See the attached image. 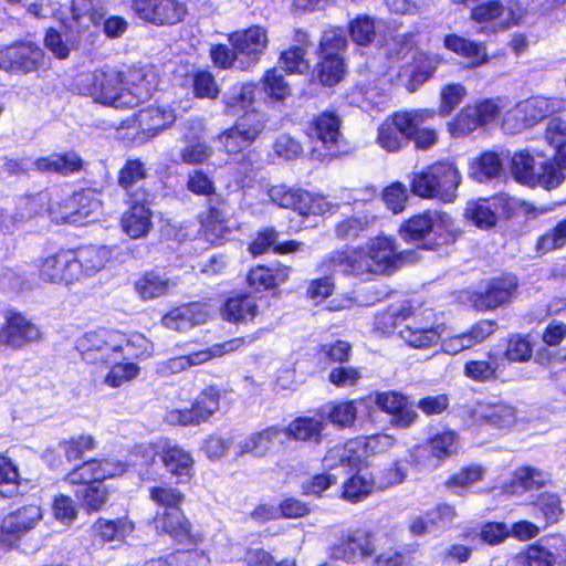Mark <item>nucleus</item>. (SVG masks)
<instances>
[{
    "label": "nucleus",
    "instance_id": "obj_16",
    "mask_svg": "<svg viewBox=\"0 0 566 566\" xmlns=\"http://www.w3.org/2000/svg\"><path fill=\"white\" fill-rule=\"evenodd\" d=\"M176 120L175 111L168 105L151 104L140 108L129 128L134 129L133 139L143 144L163 130L169 128Z\"/></svg>",
    "mask_w": 566,
    "mask_h": 566
},
{
    "label": "nucleus",
    "instance_id": "obj_40",
    "mask_svg": "<svg viewBox=\"0 0 566 566\" xmlns=\"http://www.w3.org/2000/svg\"><path fill=\"white\" fill-rule=\"evenodd\" d=\"M376 491V479L368 472L358 471L343 483L340 497L358 503Z\"/></svg>",
    "mask_w": 566,
    "mask_h": 566
},
{
    "label": "nucleus",
    "instance_id": "obj_55",
    "mask_svg": "<svg viewBox=\"0 0 566 566\" xmlns=\"http://www.w3.org/2000/svg\"><path fill=\"white\" fill-rule=\"evenodd\" d=\"M201 224L206 239L211 243H218L229 232L226 214L218 208H210Z\"/></svg>",
    "mask_w": 566,
    "mask_h": 566
},
{
    "label": "nucleus",
    "instance_id": "obj_12",
    "mask_svg": "<svg viewBox=\"0 0 566 566\" xmlns=\"http://www.w3.org/2000/svg\"><path fill=\"white\" fill-rule=\"evenodd\" d=\"M43 518L40 505L28 504L6 515L0 523V548L12 549L28 532Z\"/></svg>",
    "mask_w": 566,
    "mask_h": 566
},
{
    "label": "nucleus",
    "instance_id": "obj_49",
    "mask_svg": "<svg viewBox=\"0 0 566 566\" xmlns=\"http://www.w3.org/2000/svg\"><path fill=\"white\" fill-rule=\"evenodd\" d=\"M296 36L297 41H300L302 44L282 52L280 56V64L286 72L291 74H303L310 70V63L305 59L307 50L305 44L306 34L297 31Z\"/></svg>",
    "mask_w": 566,
    "mask_h": 566
},
{
    "label": "nucleus",
    "instance_id": "obj_43",
    "mask_svg": "<svg viewBox=\"0 0 566 566\" xmlns=\"http://www.w3.org/2000/svg\"><path fill=\"white\" fill-rule=\"evenodd\" d=\"M72 485H81L75 491V496L87 511L96 512L103 507L108 499V490L102 481L69 482Z\"/></svg>",
    "mask_w": 566,
    "mask_h": 566
},
{
    "label": "nucleus",
    "instance_id": "obj_17",
    "mask_svg": "<svg viewBox=\"0 0 566 566\" xmlns=\"http://www.w3.org/2000/svg\"><path fill=\"white\" fill-rule=\"evenodd\" d=\"M228 40L237 55L241 56L240 69L255 65L269 44L268 31L261 25L235 31L229 34Z\"/></svg>",
    "mask_w": 566,
    "mask_h": 566
},
{
    "label": "nucleus",
    "instance_id": "obj_39",
    "mask_svg": "<svg viewBox=\"0 0 566 566\" xmlns=\"http://www.w3.org/2000/svg\"><path fill=\"white\" fill-rule=\"evenodd\" d=\"M134 527V523L127 517L116 520L99 517L93 523L91 534L101 543L123 542Z\"/></svg>",
    "mask_w": 566,
    "mask_h": 566
},
{
    "label": "nucleus",
    "instance_id": "obj_33",
    "mask_svg": "<svg viewBox=\"0 0 566 566\" xmlns=\"http://www.w3.org/2000/svg\"><path fill=\"white\" fill-rule=\"evenodd\" d=\"M443 46L452 53L468 60L470 67H479L489 62L484 43H479L461 35L450 33L443 38Z\"/></svg>",
    "mask_w": 566,
    "mask_h": 566
},
{
    "label": "nucleus",
    "instance_id": "obj_44",
    "mask_svg": "<svg viewBox=\"0 0 566 566\" xmlns=\"http://www.w3.org/2000/svg\"><path fill=\"white\" fill-rule=\"evenodd\" d=\"M161 461L172 475L187 478L191 475L193 459L188 451L179 446H166L161 451Z\"/></svg>",
    "mask_w": 566,
    "mask_h": 566
},
{
    "label": "nucleus",
    "instance_id": "obj_11",
    "mask_svg": "<svg viewBox=\"0 0 566 566\" xmlns=\"http://www.w3.org/2000/svg\"><path fill=\"white\" fill-rule=\"evenodd\" d=\"M220 398L221 390L216 386H208L195 398L190 408L168 410L165 421L170 426H199L219 410Z\"/></svg>",
    "mask_w": 566,
    "mask_h": 566
},
{
    "label": "nucleus",
    "instance_id": "obj_1",
    "mask_svg": "<svg viewBox=\"0 0 566 566\" xmlns=\"http://www.w3.org/2000/svg\"><path fill=\"white\" fill-rule=\"evenodd\" d=\"M400 255L395 239L378 235L357 249L332 252L322 261L319 270H339L356 276L390 274L398 269Z\"/></svg>",
    "mask_w": 566,
    "mask_h": 566
},
{
    "label": "nucleus",
    "instance_id": "obj_20",
    "mask_svg": "<svg viewBox=\"0 0 566 566\" xmlns=\"http://www.w3.org/2000/svg\"><path fill=\"white\" fill-rule=\"evenodd\" d=\"M133 9L144 21L157 25H174L187 14V7L178 0H133Z\"/></svg>",
    "mask_w": 566,
    "mask_h": 566
},
{
    "label": "nucleus",
    "instance_id": "obj_34",
    "mask_svg": "<svg viewBox=\"0 0 566 566\" xmlns=\"http://www.w3.org/2000/svg\"><path fill=\"white\" fill-rule=\"evenodd\" d=\"M157 88V78L153 72L134 70L128 78L124 80V95L133 98L132 103L124 104V108H132L148 99Z\"/></svg>",
    "mask_w": 566,
    "mask_h": 566
},
{
    "label": "nucleus",
    "instance_id": "obj_14",
    "mask_svg": "<svg viewBox=\"0 0 566 566\" xmlns=\"http://www.w3.org/2000/svg\"><path fill=\"white\" fill-rule=\"evenodd\" d=\"M446 334V325L437 324L436 314L426 310L406 319L399 331L401 339L411 347L427 348L436 345Z\"/></svg>",
    "mask_w": 566,
    "mask_h": 566
},
{
    "label": "nucleus",
    "instance_id": "obj_38",
    "mask_svg": "<svg viewBox=\"0 0 566 566\" xmlns=\"http://www.w3.org/2000/svg\"><path fill=\"white\" fill-rule=\"evenodd\" d=\"M256 87L252 83H237L232 85L223 96L226 111L231 115H239L244 113L243 116L249 114H258L250 111L255 101Z\"/></svg>",
    "mask_w": 566,
    "mask_h": 566
},
{
    "label": "nucleus",
    "instance_id": "obj_59",
    "mask_svg": "<svg viewBox=\"0 0 566 566\" xmlns=\"http://www.w3.org/2000/svg\"><path fill=\"white\" fill-rule=\"evenodd\" d=\"M187 138L189 139L180 150L181 161L187 165H202L208 163L213 154L212 147L201 138H190L189 136H187Z\"/></svg>",
    "mask_w": 566,
    "mask_h": 566
},
{
    "label": "nucleus",
    "instance_id": "obj_41",
    "mask_svg": "<svg viewBox=\"0 0 566 566\" xmlns=\"http://www.w3.org/2000/svg\"><path fill=\"white\" fill-rule=\"evenodd\" d=\"M291 269L285 265L275 268L255 266L250 270L248 283L258 291L276 287L287 281Z\"/></svg>",
    "mask_w": 566,
    "mask_h": 566
},
{
    "label": "nucleus",
    "instance_id": "obj_5",
    "mask_svg": "<svg viewBox=\"0 0 566 566\" xmlns=\"http://www.w3.org/2000/svg\"><path fill=\"white\" fill-rule=\"evenodd\" d=\"M434 109H411L396 112L380 123L376 144L388 153H397L408 145L416 127L436 116Z\"/></svg>",
    "mask_w": 566,
    "mask_h": 566
},
{
    "label": "nucleus",
    "instance_id": "obj_6",
    "mask_svg": "<svg viewBox=\"0 0 566 566\" xmlns=\"http://www.w3.org/2000/svg\"><path fill=\"white\" fill-rule=\"evenodd\" d=\"M511 174L514 179L530 187H542L552 190L562 185L565 175L551 159L539 153L527 150L515 153L511 159Z\"/></svg>",
    "mask_w": 566,
    "mask_h": 566
},
{
    "label": "nucleus",
    "instance_id": "obj_22",
    "mask_svg": "<svg viewBox=\"0 0 566 566\" xmlns=\"http://www.w3.org/2000/svg\"><path fill=\"white\" fill-rule=\"evenodd\" d=\"M67 208H75L72 211H59L62 205H53L50 209V217L56 223L86 224L91 217L97 214L101 210V202L95 198L92 191H80L70 197Z\"/></svg>",
    "mask_w": 566,
    "mask_h": 566
},
{
    "label": "nucleus",
    "instance_id": "obj_27",
    "mask_svg": "<svg viewBox=\"0 0 566 566\" xmlns=\"http://www.w3.org/2000/svg\"><path fill=\"white\" fill-rule=\"evenodd\" d=\"M77 283L95 276L113 256V249L107 245H84L73 250Z\"/></svg>",
    "mask_w": 566,
    "mask_h": 566
},
{
    "label": "nucleus",
    "instance_id": "obj_51",
    "mask_svg": "<svg viewBox=\"0 0 566 566\" xmlns=\"http://www.w3.org/2000/svg\"><path fill=\"white\" fill-rule=\"evenodd\" d=\"M146 176L147 170L144 163L139 159H128L119 170L118 184L132 199L140 198L144 191H134V188L144 180Z\"/></svg>",
    "mask_w": 566,
    "mask_h": 566
},
{
    "label": "nucleus",
    "instance_id": "obj_61",
    "mask_svg": "<svg viewBox=\"0 0 566 566\" xmlns=\"http://www.w3.org/2000/svg\"><path fill=\"white\" fill-rule=\"evenodd\" d=\"M484 473V468L480 465L464 468L450 476L446 482V486L454 493H461L462 491L471 488L478 481H481Z\"/></svg>",
    "mask_w": 566,
    "mask_h": 566
},
{
    "label": "nucleus",
    "instance_id": "obj_28",
    "mask_svg": "<svg viewBox=\"0 0 566 566\" xmlns=\"http://www.w3.org/2000/svg\"><path fill=\"white\" fill-rule=\"evenodd\" d=\"M149 193L143 192L140 198H134L130 207L120 218L123 232L130 239L145 238L153 228V212L147 206Z\"/></svg>",
    "mask_w": 566,
    "mask_h": 566
},
{
    "label": "nucleus",
    "instance_id": "obj_10",
    "mask_svg": "<svg viewBox=\"0 0 566 566\" xmlns=\"http://www.w3.org/2000/svg\"><path fill=\"white\" fill-rule=\"evenodd\" d=\"M44 51L34 42L17 41L0 45V70L15 75L39 71L45 64Z\"/></svg>",
    "mask_w": 566,
    "mask_h": 566
},
{
    "label": "nucleus",
    "instance_id": "obj_25",
    "mask_svg": "<svg viewBox=\"0 0 566 566\" xmlns=\"http://www.w3.org/2000/svg\"><path fill=\"white\" fill-rule=\"evenodd\" d=\"M216 307L209 303H191L168 312L161 323L166 328L184 332L205 324L214 313Z\"/></svg>",
    "mask_w": 566,
    "mask_h": 566
},
{
    "label": "nucleus",
    "instance_id": "obj_13",
    "mask_svg": "<svg viewBox=\"0 0 566 566\" xmlns=\"http://www.w3.org/2000/svg\"><path fill=\"white\" fill-rule=\"evenodd\" d=\"M265 127L261 114L242 116L235 124L216 137V142L229 155H235L250 147Z\"/></svg>",
    "mask_w": 566,
    "mask_h": 566
},
{
    "label": "nucleus",
    "instance_id": "obj_21",
    "mask_svg": "<svg viewBox=\"0 0 566 566\" xmlns=\"http://www.w3.org/2000/svg\"><path fill=\"white\" fill-rule=\"evenodd\" d=\"M119 340V332H88L78 339L77 348L85 361L98 367L114 353H120Z\"/></svg>",
    "mask_w": 566,
    "mask_h": 566
},
{
    "label": "nucleus",
    "instance_id": "obj_31",
    "mask_svg": "<svg viewBox=\"0 0 566 566\" xmlns=\"http://www.w3.org/2000/svg\"><path fill=\"white\" fill-rule=\"evenodd\" d=\"M374 552V537L364 530H356L345 541L332 547L331 562L346 560L355 563L371 556Z\"/></svg>",
    "mask_w": 566,
    "mask_h": 566
},
{
    "label": "nucleus",
    "instance_id": "obj_8",
    "mask_svg": "<svg viewBox=\"0 0 566 566\" xmlns=\"http://www.w3.org/2000/svg\"><path fill=\"white\" fill-rule=\"evenodd\" d=\"M565 101L557 97L532 96L518 102L503 119V128L510 134L533 127L545 117L562 112Z\"/></svg>",
    "mask_w": 566,
    "mask_h": 566
},
{
    "label": "nucleus",
    "instance_id": "obj_64",
    "mask_svg": "<svg viewBox=\"0 0 566 566\" xmlns=\"http://www.w3.org/2000/svg\"><path fill=\"white\" fill-rule=\"evenodd\" d=\"M428 444L432 457L442 461L457 452L458 437L453 431H443L433 436Z\"/></svg>",
    "mask_w": 566,
    "mask_h": 566
},
{
    "label": "nucleus",
    "instance_id": "obj_26",
    "mask_svg": "<svg viewBox=\"0 0 566 566\" xmlns=\"http://www.w3.org/2000/svg\"><path fill=\"white\" fill-rule=\"evenodd\" d=\"M495 331V323L492 321H481L471 327L468 332L450 335L446 327V334L439 340L441 350L448 355H458L465 349L484 342Z\"/></svg>",
    "mask_w": 566,
    "mask_h": 566
},
{
    "label": "nucleus",
    "instance_id": "obj_18",
    "mask_svg": "<svg viewBox=\"0 0 566 566\" xmlns=\"http://www.w3.org/2000/svg\"><path fill=\"white\" fill-rule=\"evenodd\" d=\"M153 523L156 531L169 535L180 545L197 546L205 538L200 531L192 527L181 509L157 511Z\"/></svg>",
    "mask_w": 566,
    "mask_h": 566
},
{
    "label": "nucleus",
    "instance_id": "obj_60",
    "mask_svg": "<svg viewBox=\"0 0 566 566\" xmlns=\"http://www.w3.org/2000/svg\"><path fill=\"white\" fill-rule=\"evenodd\" d=\"M325 417L336 427H352L357 417V401H344L326 407Z\"/></svg>",
    "mask_w": 566,
    "mask_h": 566
},
{
    "label": "nucleus",
    "instance_id": "obj_54",
    "mask_svg": "<svg viewBox=\"0 0 566 566\" xmlns=\"http://www.w3.org/2000/svg\"><path fill=\"white\" fill-rule=\"evenodd\" d=\"M441 63H443V57L438 54H418L411 78L407 84L408 88L415 91L418 85L424 83L433 75Z\"/></svg>",
    "mask_w": 566,
    "mask_h": 566
},
{
    "label": "nucleus",
    "instance_id": "obj_58",
    "mask_svg": "<svg viewBox=\"0 0 566 566\" xmlns=\"http://www.w3.org/2000/svg\"><path fill=\"white\" fill-rule=\"evenodd\" d=\"M501 160L494 153H484L473 160L470 166V176L479 182L486 181L499 175Z\"/></svg>",
    "mask_w": 566,
    "mask_h": 566
},
{
    "label": "nucleus",
    "instance_id": "obj_23",
    "mask_svg": "<svg viewBox=\"0 0 566 566\" xmlns=\"http://www.w3.org/2000/svg\"><path fill=\"white\" fill-rule=\"evenodd\" d=\"M469 426L488 424L501 430L513 428L517 421L516 409L503 402H479L469 410Z\"/></svg>",
    "mask_w": 566,
    "mask_h": 566
},
{
    "label": "nucleus",
    "instance_id": "obj_56",
    "mask_svg": "<svg viewBox=\"0 0 566 566\" xmlns=\"http://www.w3.org/2000/svg\"><path fill=\"white\" fill-rule=\"evenodd\" d=\"M322 62L318 65L317 77L325 86L337 84L344 76V62L338 54H322Z\"/></svg>",
    "mask_w": 566,
    "mask_h": 566
},
{
    "label": "nucleus",
    "instance_id": "obj_48",
    "mask_svg": "<svg viewBox=\"0 0 566 566\" xmlns=\"http://www.w3.org/2000/svg\"><path fill=\"white\" fill-rule=\"evenodd\" d=\"M176 284L165 275L149 272L142 276L136 283L135 289L143 300H153L168 293Z\"/></svg>",
    "mask_w": 566,
    "mask_h": 566
},
{
    "label": "nucleus",
    "instance_id": "obj_30",
    "mask_svg": "<svg viewBox=\"0 0 566 566\" xmlns=\"http://www.w3.org/2000/svg\"><path fill=\"white\" fill-rule=\"evenodd\" d=\"M378 408L388 413L390 423L398 429L409 428L418 418L408 399L397 391L378 392L375 397Z\"/></svg>",
    "mask_w": 566,
    "mask_h": 566
},
{
    "label": "nucleus",
    "instance_id": "obj_57",
    "mask_svg": "<svg viewBox=\"0 0 566 566\" xmlns=\"http://www.w3.org/2000/svg\"><path fill=\"white\" fill-rule=\"evenodd\" d=\"M545 473L537 469L531 467L520 468L514 473L510 492L512 494H518L524 491L538 489L545 483Z\"/></svg>",
    "mask_w": 566,
    "mask_h": 566
},
{
    "label": "nucleus",
    "instance_id": "obj_53",
    "mask_svg": "<svg viewBox=\"0 0 566 566\" xmlns=\"http://www.w3.org/2000/svg\"><path fill=\"white\" fill-rule=\"evenodd\" d=\"M514 566H560L557 557L547 548L530 545L513 558Z\"/></svg>",
    "mask_w": 566,
    "mask_h": 566
},
{
    "label": "nucleus",
    "instance_id": "obj_52",
    "mask_svg": "<svg viewBox=\"0 0 566 566\" xmlns=\"http://www.w3.org/2000/svg\"><path fill=\"white\" fill-rule=\"evenodd\" d=\"M357 443L356 448L360 458V463L371 455L382 454L396 444L394 436L388 433H377L368 437H360L354 439Z\"/></svg>",
    "mask_w": 566,
    "mask_h": 566
},
{
    "label": "nucleus",
    "instance_id": "obj_35",
    "mask_svg": "<svg viewBox=\"0 0 566 566\" xmlns=\"http://www.w3.org/2000/svg\"><path fill=\"white\" fill-rule=\"evenodd\" d=\"M517 289L514 276L493 280L488 290L475 301V305L482 310H492L511 302Z\"/></svg>",
    "mask_w": 566,
    "mask_h": 566
},
{
    "label": "nucleus",
    "instance_id": "obj_3",
    "mask_svg": "<svg viewBox=\"0 0 566 566\" xmlns=\"http://www.w3.org/2000/svg\"><path fill=\"white\" fill-rule=\"evenodd\" d=\"M551 209L545 207L536 208L530 202L501 193L492 198H480L467 203L464 216L480 229H490L495 226L499 217L509 218L516 213L526 216L544 214Z\"/></svg>",
    "mask_w": 566,
    "mask_h": 566
},
{
    "label": "nucleus",
    "instance_id": "obj_45",
    "mask_svg": "<svg viewBox=\"0 0 566 566\" xmlns=\"http://www.w3.org/2000/svg\"><path fill=\"white\" fill-rule=\"evenodd\" d=\"M354 439L344 444L331 448L323 458V467L333 470L338 467L357 468L360 465V458Z\"/></svg>",
    "mask_w": 566,
    "mask_h": 566
},
{
    "label": "nucleus",
    "instance_id": "obj_15",
    "mask_svg": "<svg viewBox=\"0 0 566 566\" xmlns=\"http://www.w3.org/2000/svg\"><path fill=\"white\" fill-rule=\"evenodd\" d=\"M35 268L39 280L45 284L63 286L77 284L73 250H60L40 256L36 260Z\"/></svg>",
    "mask_w": 566,
    "mask_h": 566
},
{
    "label": "nucleus",
    "instance_id": "obj_50",
    "mask_svg": "<svg viewBox=\"0 0 566 566\" xmlns=\"http://www.w3.org/2000/svg\"><path fill=\"white\" fill-rule=\"evenodd\" d=\"M339 205L327 200L322 195H314L306 190H301L296 211L303 216H325L337 211Z\"/></svg>",
    "mask_w": 566,
    "mask_h": 566
},
{
    "label": "nucleus",
    "instance_id": "obj_37",
    "mask_svg": "<svg viewBox=\"0 0 566 566\" xmlns=\"http://www.w3.org/2000/svg\"><path fill=\"white\" fill-rule=\"evenodd\" d=\"M284 430L277 427H269L260 432L250 434L237 446V454L253 453L263 457L275 443H281Z\"/></svg>",
    "mask_w": 566,
    "mask_h": 566
},
{
    "label": "nucleus",
    "instance_id": "obj_42",
    "mask_svg": "<svg viewBox=\"0 0 566 566\" xmlns=\"http://www.w3.org/2000/svg\"><path fill=\"white\" fill-rule=\"evenodd\" d=\"M276 240V232L273 229H264L263 231L259 232L256 238L253 240V242L249 247V251L253 255H261L265 252H268L272 247L273 251L279 254H286V253H294L297 251H301L303 248V243L290 240L284 243L275 244Z\"/></svg>",
    "mask_w": 566,
    "mask_h": 566
},
{
    "label": "nucleus",
    "instance_id": "obj_32",
    "mask_svg": "<svg viewBox=\"0 0 566 566\" xmlns=\"http://www.w3.org/2000/svg\"><path fill=\"white\" fill-rule=\"evenodd\" d=\"M103 367L106 371L102 376V384L112 389L120 388L125 384L134 381L142 371L138 364L130 361L120 353H114L97 368Z\"/></svg>",
    "mask_w": 566,
    "mask_h": 566
},
{
    "label": "nucleus",
    "instance_id": "obj_9",
    "mask_svg": "<svg viewBox=\"0 0 566 566\" xmlns=\"http://www.w3.org/2000/svg\"><path fill=\"white\" fill-rule=\"evenodd\" d=\"M526 15V8L517 0H507L505 3L486 1L471 11L472 20L481 24V31L486 33L504 31L521 23Z\"/></svg>",
    "mask_w": 566,
    "mask_h": 566
},
{
    "label": "nucleus",
    "instance_id": "obj_24",
    "mask_svg": "<svg viewBox=\"0 0 566 566\" xmlns=\"http://www.w3.org/2000/svg\"><path fill=\"white\" fill-rule=\"evenodd\" d=\"M41 338L39 327L20 313H8L0 328V344L21 349Z\"/></svg>",
    "mask_w": 566,
    "mask_h": 566
},
{
    "label": "nucleus",
    "instance_id": "obj_4",
    "mask_svg": "<svg viewBox=\"0 0 566 566\" xmlns=\"http://www.w3.org/2000/svg\"><path fill=\"white\" fill-rule=\"evenodd\" d=\"M76 90L95 103L115 108H124V104L133 101L124 95V75L109 66L83 73L76 81Z\"/></svg>",
    "mask_w": 566,
    "mask_h": 566
},
{
    "label": "nucleus",
    "instance_id": "obj_36",
    "mask_svg": "<svg viewBox=\"0 0 566 566\" xmlns=\"http://www.w3.org/2000/svg\"><path fill=\"white\" fill-rule=\"evenodd\" d=\"M221 317L229 323L252 322L259 314V304L251 295H237L226 301L220 308Z\"/></svg>",
    "mask_w": 566,
    "mask_h": 566
},
{
    "label": "nucleus",
    "instance_id": "obj_46",
    "mask_svg": "<svg viewBox=\"0 0 566 566\" xmlns=\"http://www.w3.org/2000/svg\"><path fill=\"white\" fill-rule=\"evenodd\" d=\"M325 429L323 419L300 417L293 420L284 430V436L300 441L319 442Z\"/></svg>",
    "mask_w": 566,
    "mask_h": 566
},
{
    "label": "nucleus",
    "instance_id": "obj_2",
    "mask_svg": "<svg viewBox=\"0 0 566 566\" xmlns=\"http://www.w3.org/2000/svg\"><path fill=\"white\" fill-rule=\"evenodd\" d=\"M399 234L409 243L424 241L423 247L433 250L453 243L459 231L448 213L434 210L409 218L400 226Z\"/></svg>",
    "mask_w": 566,
    "mask_h": 566
},
{
    "label": "nucleus",
    "instance_id": "obj_62",
    "mask_svg": "<svg viewBox=\"0 0 566 566\" xmlns=\"http://www.w3.org/2000/svg\"><path fill=\"white\" fill-rule=\"evenodd\" d=\"M120 354L127 359L149 357L153 354L151 343L142 334L129 337L120 333Z\"/></svg>",
    "mask_w": 566,
    "mask_h": 566
},
{
    "label": "nucleus",
    "instance_id": "obj_63",
    "mask_svg": "<svg viewBox=\"0 0 566 566\" xmlns=\"http://www.w3.org/2000/svg\"><path fill=\"white\" fill-rule=\"evenodd\" d=\"M49 198L45 193H38L33 197L23 198L17 206L13 217L15 223H23L44 211Z\"/></svg>",
    "mask_w": 566,
    "mask_h": 566
},
{
    "label": "nucleus",
    "instance_id": "obj_19",
    "mask_svg": "<svg viewBox=\"0 0 566 566\" xmlns=\"http://www.w3.org/2000/svg\"><path fill=\"white\" fill-rule=\"evenodd\" d=\"M253 342L252 337H238L227 340L222 344H216L211 347L193 352L185 356H178L169 359L163 366V371H169L171 374L180 373L189 367L201 365L212 358L221 357L226 354H230L240 350Z\"/></svg>",
    "mask_w": 566,
    "mask_h": 566
},
{
    "label": "nucleus",
    "instance_id": "obj_47",
    "mask_svg": "<svg viewBox=\"0 0 566 566\" xmlns=\"http://www.w3.org/2000/svg\"><path fill=\"white\" fill-rule=\"evenodd\" d=\"M312 135L325 146L332 148L340 137L339 117L332 112L321 113L313 120Z\"/></svg>",
    "mask_w": 566,
    "mask_h": 566
},
{
    "label": "nucleus",
    "instance_id": "obj_7",
    "mask_svg": "<svg viewBox=\"0 0 566 566\" xmlns=\"http://www.w3.org/2000/svg\"><path fill=\"white\" fill-rule=\"evenodd\" d=\"M460 180L458 168L452 163L442 161L415 172L411 189L419 197L438 198L444 202H451Z\"/></svg>",
    "mask_w": 566,
    "mask_h": 566
},
{
    "label": "nucleus",
    "instance_id": "obj_29",
    "mask_svg": "<svg viewBox=\"0 0 566 566\" xmlns=\"http://www.w3.org/2000/svg\"><path fill=\"white\" fill-rule=\"evenodd\" d=\"M127 464L117 459H93L75 468L66 476L67 482L104 481L123 475Z\"/></svg>",
    "mask_w": 566,
    "mask_h": 566
}]
</instances>
